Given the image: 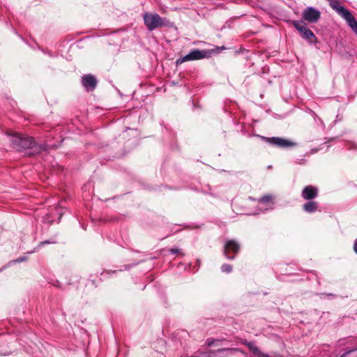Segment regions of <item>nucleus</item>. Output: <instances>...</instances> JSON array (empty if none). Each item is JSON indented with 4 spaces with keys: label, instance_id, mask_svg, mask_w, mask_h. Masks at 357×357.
<instances>
[{
    "label": "nucleus",
    "instance_id": "nucleus-1",
    "mask_svg": "<svg viewBox=\"0 0 357 357\" xmlns=\"http://www.w3.org/2000/svg\"><path fill=\"white\" fill-rule=\"evenodd\" d=\"M10 141L13 148L18 151H25L28 155H36L47 149L46 144L36 143L32 137H24L15 134L11 137Z\"/></svg>",
    "mask_w": 357,
    "mask_h": 357
},
{
    "label": "nucleus",
    "instance_id": "nucleus-2",
    "mask_svg": "<svg viewBox=\"0 0 357 357\" xmlns=\"http://www.w3.org/2000/svg\"><path fill=\"white\" fill-rule=\"evenodd\" d=\"M143 20L145 26L150 31L159 27L166 26L169 24V21L166 18L160 17L157 13H144L143 14Z\"/></svg>",
    "mask_w": 357,
    "mask_h": 357
},
{
    "label": "nucleus",
    "instance_id": "nucleus-3",
    "mask_svg": "<svg viewBox=\"0 0 357 357\" xmlns=\"http://www.w3.org/2000/svg\"><path fill=\"white\" fill-rule=\"evenodd\" d=\"M240 250L239 243L235 240L226 241L224 245V255L228 259H234Z\"/></svg>",
    "mask_w": 357,
    "mask_h": 357
},
{
    "label": "nucleus",
    "instance_id": "nucleus-4",
    "mask_svg": "<svg viewBox=\"0 0 357 357\" xmlns=\"http://www.w3.org/2000/svg\"><path fill=\"white\" fill-rule=\"evenodd\" d=\"M259 137L270 144L280 148H286L295 146V143L284 138L277 137H266L259 135Z\"/></svg>",
    "mask_w": 357,
    "mask_h": 357
},
{
    "label": "nucleus",
    "instance_id": "nucleus-5",
    "mask_svg": "<svg viewBox=\"0 0 357 357\" xmlns=\"http://www.w3.org/2000/svg\"><path fill=\"white\" fill-rule=\"evenodd\" d=\"M208 56L209 53L208 51L195 49L182 57L180 62L183 63L189 61L199 60L208 57Z\"/></svg>",
    "mask_w": 357,
    "mask_h": 357
},
{
    "label": "nucleus",
    "instance_id": "nucleus-6",
    "mask_svg": "<svg viewBox=\"0 0 357 357\" xmlns=\"http://www.w3.org/2000/svg\"><path fill=\"white\" fill-rule=\"evenodd\" d=\"M292 24L295 29L300 33L302 38L305 40H311L314 38V33L306 27V24L302 21H293Z\"/></svg>",
    "mask_w": 357,
    "mask_h": 357
},
{
    "label": "nucleus",
    "instance_id": "nucleus-7",
    "mask_svg": "<svg viewBox=\"0 0 357 357\" xmlns=\"http://www.w3.org/2000/svg\"><path fill=\"white\" fill-rule=\"evenodd\" d=\"M320 17V12L313 7H307L303 10L302 14L303 19L310 23H315L318 22Z\"/></svg>",
    "mask_w": 357,
    "mask_h": 357
},
{
    "label": "nucleus",
    "instance_id": "nucleus-8",
    "mask_svg": "<svg viewBox=\"0 0 357 357\" xmlns=\"http://www.w3.org/2000/svg\"><path fill=\"white\" fill-rule=\"evenodd\" d=\"M82 84L87 91H92L97 85V80L93 75H86L82 77Z\"/></svg>",
    "mask_w": 357,
    "mask_h": 357
},
{
    "label": "nucleus",
    "instance_id": "nucleus-9",
    "mask_svg": "<svg viewBox=\"0 0 357 357\" xmlns=\"http://www.w3.org/2000/svg\"><path fill=\"white\" fill-rule=\"evenodd\" d=\"M318 195V189L313 185L305 186L301 193V196L304 199L312 200L315 199Z\"/></svg>",
    "mask_w": 357,
    "mask_h": 357
},
{
    "label": "nucleus",
    "instance_id": "nucleus-10",
    "mask_svg": "<svg viewBox=\"0 0 357 357\" xmlns=\"http://www.w3.org/2000/svg\"><path fill=\"white\" fill-rule=\"evenodd\" d=\"M238 351L239 349L237 348H221L211 351L210 353L211 357H226Z\"/></svg>",
    "mask_w": 357,
    "mask_h": 357
},
{
    "label": "nucleus",
    "instance_id": "nucleus-11",
    "mask_svg": "<svg viewBox=\"0 0 357 357\" xmlns=\"http://www.w3.org/2000/svg\"><path fill=\"white\" fill-rule=\"evenodd\" d=\"M342 17L347 22L351 30L357 35V22L351 13L348 10Z\"/></svg>",
    "mask_w": 357,
    "mask_h": 357
},
{
    "label": "nucleus",
    "instance_id": "nucleus-12",
    "mask_svg": "<svg viewBox=\"0 0 357 357\" xmlns=\"http://www.w3.org/2000/svg\"><path fill=\"white\" fill-rule=\"evenodd\" d=\"M330 6L341 17L349 10L340 5V0H326Z\"/></svg>",
    "mask_w": 357,
    "mask_h": 357
},
{
    "label": "nucleus",
    "instance_id": "nucleus-13",
    "mask_svg": "<svg viewBox=\"0 0 357 357\" xmlns=\"http://www.w3.org/2000/svg\"><path fill=\"white\" fill-rule=\"evenodd\" d=\"M303 210L307 213H312L317 210L318 204L316 202L310 200L304 204Z\"/></svg>",
    "mask_w": 357,
    "mask_h": 357
},
{
    "label": "nucleus",
    "instance_id": "nucleus-14",
    "mask_svg": "<svg viewBox=\"0 0 357 357\" xmlns=\"http://www.w3.org/2000/svg\"><path fill=\"white\" fill-rule=\"evenodd\" d=\"M251 349L255 355H256L258 357H282L280 355L277 356H269L268 354L262 353L257 347H251Z\"/></svg>",
    "mask_w": 357,
    "mask_h": 357
},
{
    "label": "nucleus",
    "instance_id": "nucleus-15",
    "mask_svg": "<svg viewBox=\"0 0 357 357\" xmlns=\"http://www.w3.org/2000/svg\"><path fill=\"white\" fill-rule=\"evenodd\" d=\"M221 271L223 273H229L232 271V266L227 264H224L221 266Z\"/></svg>",
    "mask_w": 357,
    "mask_h": 357
},
{
    "label": "nucleus",
    "instance_id": "nucleus-16",
    "mask_svg": "<svg viewBox=\"0 0 357 357\" xmlns=\"http://www.w3.org/2000/svg\"><path fill=\"white\" fill-rule=\"evenodd\" d=\"M272 199L273 197L271 195H264L259 199V202L261 204H266L270 202L272 200Z\"/></svg>",
    "mask_w": 357,
    "mask_h": 357
},
{
    "label": "nucleus",
    "instance_id": "nucleus-17",
    "mask_svg": "<svg viewBox=\"0 0 357 357\" xmlns=\"http://www.w3.org/2000/svg\"><path fill=\"white\" fill-rule=\"evenodd\" d=\"M220 341L218 340H213V339H207L206 344L208 347H211L213 345H218Z\"/></svg>",
    "mask_w": 357,
    "mask_h": 357
},
{
    "label": "nucleus",
    "instance_id": "nucleus-18",
    "mask_svg": "<svg viewBox=\"0 0 357 357\" xmlns=\"http://www.w3.org/2000/svg\"><path fill=\"white\" fill-rule=\"evenodd\" d=\"M353 249L354 252L357 255V238L354 242Z\"/></svg>",
    "mask_w": 357,
    "mask_h": 357
},
{
    "label": "nucleus",
    "instance_id": "nucleus-19",
    "mask_svg": "<svg viewBox=\"0 0 357 357\" xmlns=\"http://www.w3.org/2000/svg\"><path fill=\"white\" fill-rule=\"evenodd\" d=\"M170 252L172 253V254H177V253L180 252V250L178 249H176V248H172V249L170 250Z\"/></svg>",
    "mask_w": 357,
    "mask_h": 357
},
{
    "label": "nucleus",
    "instance_id": "nucleus-20",
    "mask_svg": "<svg viewBox=\"0 0 357 357\" xmlns=\"http://www.w3.org/2000/svg\"><path fill=\"white\" fill-rule=\"evenodd\" d=\"M50 243H51V242H50L49 241H42L40 243L39 246H43L44 245L50 244Z\"/></svg>",
    "mask_w": 357,
    "mask_h": 357
},
{
    "label": "nucleus",
    "instance_id": "nucleus-21",
    "mask_svg": "<svg viewBox=\"0 0 357 357\" xmlns=\"http://www.w3.org/2000/svg\"><path fill=\"white\" fill-rule=\"evenodd\" d=\"M24 260H25V258L22 257V258H19V259H17V262H22V261H24Z\"/></svg>",
    "mask_w": 357,
    "mask_h": 357
}]
</instances>
